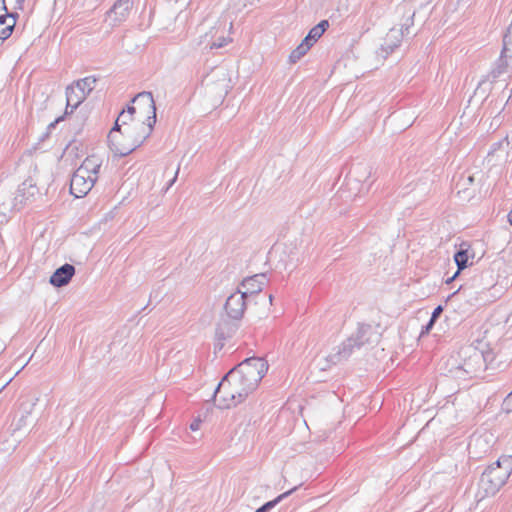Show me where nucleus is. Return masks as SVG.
Returning <instances> with one entry per match:
<instances>
[{"label":"nucleus","instance_id":"nucleus-34","mask_svg":"<svg viewBox=\"0 0 512 512\" xmlns=\"http://www.w3.org/2000/svg\"><path fill=\"white\" fill-rule=\"evenodd\" d=\"M434 324H435V321H432L430 319L429 322L422 328L421 335H423L425 333H429V331L432 329Z\"/></svg>","mask_w":512,"mask_h":512},{"label":"nucleus","instance_id":"nucleus-46","mask_svg":"<svg viewBox=\"0 0 512 512\" xmlns=\"http://www.w3.org/2000/svg\"><path fill=\"white\" fill-rule=\"evenodd\" d=\"M142 7H143V9H142L141 14H143V13L145 12V8H146V0H144Z\"/></svg>","mask_w":512,"mask_h":512},{"label":"nucleus","instance_id":"nucleus-26","mask_svg":"<svg viewBox=\"0 0 512 512\" xmlns=\"http://www.w3.org/2000/svg\"><path fill=\"white\" fill-rule=\"evenodd\" d=\"M311 47L302 41L289 55V60L291 63H296L300 60L310 49Z\"/></svg>","mask_w":512,"mask_h":512},{"label":"nucleus","instance_id":"nucleus-24","mask_svg":"<svg viewBox=\"0 0 512 512\" xmlns=\"http://www.w3.org/2000/svg\"><path fill=\"white\" fill-rule=\"evenodd\" d=\"M468 251L460 249L458 250L454 255V261L457 265V272L454 274L453 277H451L447 282L452 281L463 269H465L468 266Z\"/></svg>","mask_w":512,"mask_h":512},{"label":"nucleus","instance_id":"nucleus-16","mask_svg":"<svg viewBox=\"0 0 512 512\" xmlns=\"http://www.w3.org/2000/svg\"><path fill=\"white\" fill-rule=\"evenodd\" d=\"M128 0H117L108 11V19L113 25H117L126 20L128 15Z\"/></svg>","mask_w":512,"mask_h":512},{"label":"nucleus","instance_id":"nucleus-18","mask_svg":"<svg viewBox=\"0 0 512 512\" xmlns=\"http://www.w3.org/2000/svg\"><path fill=\"white\" fill-rule=\"evenodd\" d=\"M399 10L403 12L399 30H403V36H408L411 34L410 28L414 25L415 10L406 5L401 6Z\"/></svg>","mask_w":512,"mask_h":512},{"label":"nucleus","instance_id":"nucleus-15","mask_svg":"<svg viewBox=\"0 0 512 512\" xmlns=\"http://www.w3.org/2000/svg\"><path fill=\"white\" fill-rule=\"evenodd\" d=\"M17 13H10L6 8L0 13V39L6 40L11 35L16 25Z\"/></svg>","mask_w":512,"mask_h":512},{"label":"nucleus","instance_id":"nucleus-21","mask_svg":"<svg viewBox=\"0 0 512 512\" xmlns=\"http://www.w3.org/2000/svg\"><path fill=\"white\" fill-rule=\"evenodd\" d=\"M37 192L38 189L34 184L25 181L19 186L17 194L15 196V200L19 203H24L27 200H29V197L34 196Z\"/></svg>","mask_w":512,"mask_h":512},{"label":"nucleus","instance_id":"nucleus-47","mask_svg":"<svg viewBox=\"0 0 512 512\" xmlns=\"http://www.w3.org/2000/svg\"><path fill=\"white\" fill-rule=\"evenodd\" d=\"M74 110H75V109H72V107H69V108H68V115H69V114H72V113L74 112Z\"/></svg>","mask_w":512,"mask_h":512},{"label":"nucleus","instance_id":"nucleus-22","mask_svg":"<svg viewBox=\"0 0 512 512\" xmlns=\"http://www.w3.org/2000/svg\"><path fill=\"white\" fill-rule=\"evenodd\" d=\"M236 329H237L236 325L231 324L228 321H223V322L219 323L216 328V332H215L216 339L218 341H224L227 338H230L234 334Z\"/></svg>","mask_w":512,"mask_h":512},{"label":"nucleus","instance_id":"nucleus-9","mask_svg":"<svg viewBox=\"0 0 512 512\" xmlns=\"http://www.w3.org/2000/svg\"><path fill=\"white\" fill-rule=\"evenodd\" d=\"M236 396L232 392L225 376L219 382L213 393V399L215 405L220 409H228L238 405L235 398Z\"/></svg>","mask_w":512,"mask_h":512},{"label":"nucleus","instance_id":"nucleus-11","mask_svg":"<svg viewBox=\"0 0 512 512\" xmlns=\"http://www.w3.org/2000/svg\"><path fill=\"white\" fill-rule=\"evenodd\" d=\"M107 143L109 150L113 155V161L128 156V147L126 137L123 133H108Z\"/></svg>","mask_w":512,"mask_h":512},{"label":"nucleus","instance_id":"nucleus-48","mask_svg":"<svg viewBox=\"0 0 512 512\" xmlns=\"http://www.w3.org/2000/svg\"><path fill=\"white\" fill-rule=\"evenodd\" d=\"M74 110H75V109H72V107H69V108H68V115H69V114H72V113L74 112Z\"/></svg>","mask_w":512,"mask_h":512},{"label":"nucleus","instance_id":"nucleus-36","mask_svg":"<svg viewBox=\"0 0 512 512\" xmlns=\"http://www.w3.org/2000/svg\"><path fill=\"white\" fill-rule=\"evenodd\" d=\"M178 173H179V166L177 167V169H176V171L174 173L173 178L169 180L167 189H169L175 183V181L177 179V176H178Z\"/></svg>","mask_w":512,"mask_h":512},{"label":"nucleus","instance_id":"nucleus-32","mask_svg":"<svg viewBox=\"0 0 512 512\" xmlns=\"http://www.w3.org/2000/svg\"><path fill=\"white\" fill-rule=\"evenodd\" d=\"M35 404L36 403L33 402V403L28 404V405H23L22 406V411H23L22 415H24L27 418L32 413V410H33Z\"/></svg>","mask_w":512,"mask_h":512},{"label":"nucleus","instance_id":"nucleus-1","mask_svg":"<svg viewBox=\"0 0 512 512\" xmlns=\"http://www.w3.org/2000/svg\"><path fill=\"white\" fill-rule=\"evenodd\" d=\"M267 370L268 364L263 358L251 357L225 375L238 404L257 388Z\"/></svg>","mask_w":512,"mask_h":512},{"label":"nucleus","instance_id":"nucleus-29","mask_svg":"<svg viewBox=\"0 0 512 512\" xmlns=\"http://www.w3.org/2000/svg\"><path fill=\"white\" fill-rule=\"evenodd\" d=\"M229 39L225 37H219L217 41L212 42L209 45V48L212 49H218L224 47L228 43Z\"/></svg>","mask_w":512,"mask_h":512},{"label":"nucleus","instance_id":"nucleus-5","mask_svg":"<svg viewBox=\"0 0 512 512\" xmlns=\"http://www.w3.org/2000/svg\"><path fill=\"white\" fill-rule=\"evenodd\" d=\"M99 169L100 164L89 159L82 162L70 179V193L75 198L86 196L94 186Z\"/></svg>","mask_w":512,"mask_h":512},{"label":"nucleus","instance_id":"nucleus-27","mask_svg":"<svg viewBox=\"0 0 512 512\" xmlns=\"http://www.w3.org/2000/svg\"><path fill=\"white\" fill-rule=\"evenodd\" d=\"M475 181V176L473 174L468 175H462L459 181L457 182L456 186L460 188L458 191L459 193L461 191L465 192L468 189V186L472 185Z\"/></svg>","mask_w":512,"mask_h":512},{"label":"nucleus","instance_id":"nucleus-4","mask_svg":"<svg viewBox=\"0 0 512 512\" xmlns=\"http://www.w3.org/2000/svg\"><path fill=\"white\" fill-rule=\"evenodd\" d=\"M380 334L369 324L359 325L355 334L347 338L339 346L335 347L326 357V361L332 365L347 360L356 349L365 345H373L379 342Z\"/></svg>","mask_w":512,"mask_h":512},{"label":"nucleus","instance_id":"nucleus-42","mask_svg":"<svg viewBox=\"0 0 512 512\" xmlns=\"http://www.w3.org/2000/svg\"><path fill=\"white\" fill-rule=\"evenodd\" d=\"M150 25V15L148 16V20L146 23H140L139 26L140 28H145V27H148Z\"/></svg>","mask_w":512,"mask_h":512},{"label":"nucleus","instance_id":"nucleus-39","mask_svg":"<svg viewBox=\"0 0 512 512\" xmlns=\"http://www.w3.org/2000/svg\"><path fill=\"white\" fill-rule=\"evenodd\" d=\"M26 419L27 418L24 415L21 416V418L19 419L18 424H17L18 428H20L22 425H25Z\"/></svg>","mask_w":512,"mask_h":512},{"label":"nucleus","instance_id":"nucleus-35","mask_svg":"<svg viewBox=\"0 0 512 512\" xmlns=\"http://www.w3.org/2000/svg\"><path fill=\"white\" fill-rule=\"evenodd\" d=\"M201 423H202V421H201L200 418H197V419L193 420V422L190 424V429L192 431L199 430Z\"/></svg>","mask_w":512,"mask_h":512},{"label":"nucleus","instance_id":"nucleus-45","mask_svg":"<svg viewBox=\"0 0 512 512\" xmlns=\"http://www.w3.org/2000/svg\"><path fill=\"white\" fill-rule=\"evenodd\" d=\"M356 181H357V179H351V178H349V179H348V182H347V185H348V186H350V185H352V183H353V182H356Z\"/></svg>","mask_w":512,"mask_h":512},{"label":"nucleus","instance_id":"nucleus-43","mask_svg":"<svg viewBox=\"0 0 512 512\" xmlns=\"http://www.w3.org/2000/svg\"><path fill=\"white\" fill-rule=\"evenodd\" d=\"M50 132L47 130L40 138L41 141H43L46 137H48Z\"/></svg>","mask_w":512,"mask_h":512},{"label":"nucleus","instance_id":"nucleus-20","mask_svg":"<svg viewBox=\"0 0 512 512\" xmlns=\"http://www.w3.org/2000/svg\"><path fill=\"white\" fill-rule=\"evenodd\" d=\"M97 80L96 76L90 75L74 81L71 85L79 92H84L85 97H87L94 90Z\"/></svg>","mask_w":512,"mask_h":512},{"label":"nucleus","instance_id":"nucleus-2","mask_svg":"<svg viewBox=\"0 0 512 512\" xmlns=\"http://www.w3.org/2000/svg\"><path fill=\"white\" fill-rule=\"evenodd\" d=\"M130 116L134 122L133 129L138 135L133 140L134 147L130 154L149 137L156 122V107L151 92H140L130 99Z\"/></svg>","mask_w":512,"mask_h":512},{"label":"nucleus","instance_id":"nucleus-19","mask_svg":"<svg viewBox=\"0 0 512 512\" xmlns=\"http://www.w3.org/2000/svg\"><path fill=\"white\" fill-rule=\"evenodd\" d=\"M329 27L328 20H321L316 26H314L303 39L310 47L323 35L326 29Z\"/></svg>","mask_w":512,"mask_h":512},{"label":"nucleus","instance_id":"nucleus-37","mask_svg":"<svg viewBox=\"0 0 512 512\" xmlns=\"http://www.w3.org/2000/svg\"><path fill=\"white\" fill-rule=\"evenodd\" d=\"M24 2H25V0H16L15 1V8L16 9H23Z\"/></svg>","mask_w":512,"mask_h":512},{"label":"nucleus","instance_id":"nucleus-25","mask_svg":"<svg viewBox=\"0 0 512 512\" xmlns=\"http://www.w3.org/2000/svg\"><path fill=\"white\" fill-rule=\"evenodd\" d=\"M493 465L501 469L502 473L509 478L512 473V456H502Z\"/></svg>","mask_w":512,"mask_h":512},{"label":"nucleus","instance_id":"nucleus-44","mask_svg":"<svg viewBox=\"0 0 512 512\" xmlns=\"http://www.w3.org/2000/svg\"><path fill=\"white\" fill-rule=\"evenodd\" d=\"M508 222L512 225V210L508 213Z\"/></svg>","mask_w":512,"mask_h":512},{"label":"nucleus","instance_id":"nucleus-31","mask_svg":"<svg viewBox=\"0 0 512 512\" xmlns=\"http://www.w3.org/2000/svg\"><path fill=\"white\" fill-rule=\"evenodd\" d=\"M443 312V307L441 305H438L432 312L430 319L432 321H437V319L440 317V315Z\"/></svg>","mask_w":512,"mask_h":512},{"label":"nucleus","instance_id":"nucleus-49","mask_svg":"<svg viewBox=\"0 0 512 512\" xmlns=\"http://www.w3.org/2000/svg\"><path fill=\"white\" fill-rule=\"evenodd\" d=\"M473 0H458V2H465V3H471Z\"/></svg>","mask_w":512,"mask_h":512},{"label":"nucleus","instance_id":"nucleus-17","mask_svg":"<svg viewBox=\"0 0 512 512\" xmlns=\"http://www.w3.org/2000/svg\"><path fill=\"white\" fill-rule=\"evenodd\" d=\"M66 108L65 115H68V108L77 109L78 106L86 99L84 92H79L72 85L66 87Z\"/></svg>","mask_w":512,"mask_h":512},{"label":"nucleus","instance_id":"nucleus-13","mask_svg":"<svg viewBox=\"0 0 512 512\" xmlns=\"http://www.w3.org/2000/svg\"><path fill=\"white\" fill-rule=\"evenodd\" d=\"M403 37V30H398L396 28L390 29L383 40L378 54L383 58H386L390 53L394 51L395 48L400 45Z\"/></svg>","mask_w":512,"mask_h":512},{"label":"nucleus","instance_id":"nucleus-28","mask_svg":"<svg viewBox=\"0 0 512 512\" xmlns=\"http://www.w3.org/2000/svg\"><path fill=\"white\" fill-rule=\"evenodd\" d=\"M126 112H128V102L123 104V106L119 112V115H118L116 121L114 122V125L110 129L109 133H114V134L123 133L121 131V125L119 124V119L121 117H123Z\"/></svg>","mask_w":512,"mask_h":512},{"label":"nucleus","instance_id":"nucleus-8","mask_svg":"<svg viewBox=\"0 0 512 512\" xmlns=\"http://www.w3.org/2000/svg\"><path fill=\"white\" fill-rule=\"evenodd\" d=\"M246 305L247 292L238 289L227 298L224 309L230 319L238 321L243 317Z\"/></svg>","mask_w":512,"mask_h":512},{"label":"nucleus","instance_id":"nucleus-50","mask_svg":"<svg viewBox=\"0 0 512 512\" xmlns=\"http://www.w3.org/2000/svg\"><path fill=\"white\" fill-rule=\"evenodd\" d=\"M133 3H134V2L132 1V4H133Z\"/></svg>","mask_w":512,"mask_h":512},{"label":"nucleus","instance_id":"nucleus-33","mask_svg":"<svg viewBox=\"0 0 512 512\" xmlns=\"http://www.w3.org/2000/svg\"><path fill=\"white\" fill-rule=\"evenodd\" d=\"M65 116H66V115L64 114V115H62V116L57 117L53 122H51V123L48 125L47 130L50 132L52 129H54V128L56 127V125H57L59 122H61V121H63V120H64V117H65Z\"/></svg>","mask_w":512,"mask_h":512},{"label":"nucleus","instance_id":"nucleus-14","mask_svg":"<svg viewBox=\"0 0 512 512\" xmlns=\"http://www.w3.org/2000/svg\"><path fill=\"white\" fill-rule=\"evenodd\" d=\"M267 283V275L265 273H260L244 279L241 286L244 288L243 292H247L248 297L260 293Z\"/></svg>","mask_w":512,"mask_h":512},{"label":"nucleus","instance_id":"nucleus-38","mask_svg":"<svg viewBox=\"0 0 512 512\" xmlns=\"http://www.w3.org/2000/svg\"><path fill=\"white\" fill-rule=\"evenodd\" d=\"M486 83H487V80H482V81L479 83V85H478V87H477V89H476V93H477L478 91H480V90H483V92H485V89L483 88V86H484V85H486Z\"/></svg>","mask_w":512,"mask_h":512},{"label":"nucleus","instance_id":"nucleus-40","mask_svg":"<svg viewBox=\"0 0 512 512\" xmlns=\"http://www.w3.org/2000/svg\"><path fill=\"white\" fill-rule=\"evenodd\" d=\"M6 3L5 0H0V13H3V11L6 9Z\"/></svg>","mask_w":512,"mask_h":512},{"label":"nucleus","instance_id":"nucleus-41","mask_svg":"<svg viewBox=\"0 0 512 512\" xmlns=\"http://www.w3.org/2000/svg\"><path fill=\"white\" fill-rule=\"evenodd\" d=\"M223 346H224V341H218L217 340V343L215 344V349L216 350L217 349L221 350Z\"/></svg>","mask_w":512,"mask_h":512},{"label":"nucleus","instance_id":"nucleus-12","mask_svg":"<svg viewBox=\"0 0 512 512\" xmlns=\"http://www.w3.org/2000/svg\"><path fill=\"white\" fill-rule=\"evenodd\" d=\"M75 274V267L65 263L58 267L50 276L49 283L56 288L66 286Z\"/></svg>","mask_w":512,"mask_h":512},{"label":"nucleus","instance_id":"nucleus-7","mask_svg":"<svg viewBox=\"0 0 512 512\" xmlns=\"http://www.w3.org/2000/svg\"><path fill=\"white\" fill-rule=\"evenodd\" d=\"M507 480L506 474L492 464L482 473L479 486L485 492V496H493Z\"/></svg>","mask_w":512,"mask_h":512},{"label":"nucleus","instance_id":"nucleus-23","mask_svg":"<svg viewBox=\"0 0 512 512\" xmlns=\"http://www.w3.org/2000/svg\"><path fill=\"white\" fill-rule=\"evenodd\" d=\"M298 489V486L293 487L292 489L278 495L275 499L264 503L261 507H259L255 512H269L273 509L277 504H279L282 500L290 496L293 492Z\"/></svg>","mask_w":512,"mask_h":512},{"label":"nucleus","instance_id":"nucleus-30","mask_svg":"<svg viewBox=\"0 0 512 512\" xmlns=\"http://www.w3.org/2000/svg\"><path fill=\"white\" fill-rule=\"evenodd\" d=\"M503 406L507 412H512V391L504 399Z\"/></svg>","mask_w":512,"mask_h":512},{"label":"nucleus","instance_id":"nucleus-3","mask_svg":"<svg viewBox=\"0 0 512 512\" xmlns=\"http://www.w3.org/2000/svg\"><path fill=\"white\" fill-rule=\"evenodd\" d=\"M484 357L481 351L469 345L461 347L458 352L443 361L440 370L455 379L474 376L482 367Z\"/></svg>","mask_w":512,"mask_h":512},{"label":"nucleus","instance_id":"nucleus-10","mask_svg":"<svg viewBox=\"0 0 512 512\" xmlns=\"http://www.w3.org/2000/svg\"><path fill=\"white\" fill-rule=\"evenodd\" d=\"M493 443L494 437L490 433L474 434L468 444L469 454L475 458H481L491 450Z\"/></svg>","mask_w":512,"mask_h":512},{"label":"nucleus","instance_id":"nucleus-6","mask_svg":"<svg viewBox=\"0 0 512 512\" xmlns=\"http://www.w3.org/2000/svg\"><path fill=\"white\" fill-rule=\"evenodd\" d=\"M210 93L215 94L218 100L222 99L228 94L231 85L228 72L224 68H215L204 79Z\"/></svg>","mask_w":512,"mask_h":512}]
</instances>
